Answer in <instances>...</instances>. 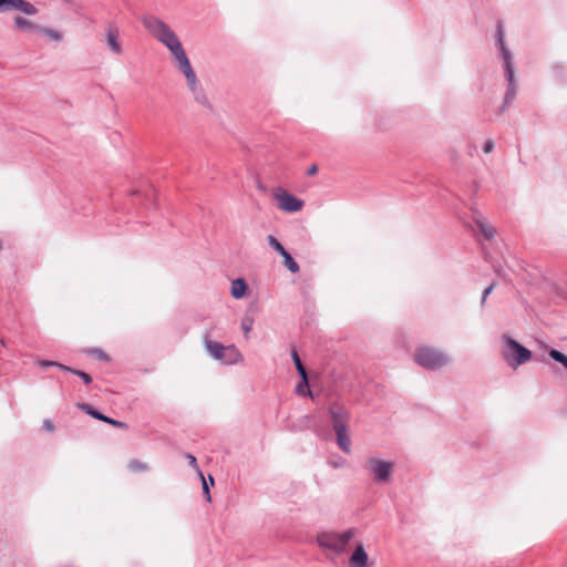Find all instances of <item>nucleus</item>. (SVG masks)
Returning a JSON list of instances; mask_svg holds the SVG:
<instances>
[{
    "mask_svg": "<svg viewBox=\"0 0 567 567\" xmlns=\"http://www.w3.org/2000/svg\"><path fill=\"white\" fill-rule=\"evenodd\" d=\"M271 196L276 200L277 207L285 213H297L305 206L302 199L293 196L281 187L275 188Z\"/></svg>",
    "mask_w": 567,
    "mask_h": 567,
    "instance_id": "obj_8",
    "label": "nucleus"
},
{
    "mask_svg": "<svg viewBox=\"0 0 567 567\" xmlns=\"http://www.w3.org/2000/svg\"><path fill=\"white\" fill-rule=\"evenodd\" d=\"M494 150V142L492 140H487L483 145L484 153L488 154Z\"/></svg>",
    "mask_w": 567,
    "mask_h": 567,
    "instance_id": "obj_30",
    "label": "nucleus"
},
{
    "mask_svg": "<svg viewBox=\"0 0 567 567\" xmlns=\"http://www.w3.org/2000/svg\"><path fill=\"white\" fill-rule=\"evenodd\" d=\"M352 537L353 532L351 529L342 533L321 532L317 535V543L327 551L328 556H339L346 551Z\"/></svg>",
    "mask_w": 567,
    "mask_h": 567,
    "instance_id": "obj_3",
    "label": "nucleus"
},
{
    "mask_svg": "<svg viewBox=\"0 0 567 567\" xmlns=\"http://www.w3.org/2000/svg\"><path fill=\"white\" fill-rule=\"evenodd\" d=\"M254 326V319L251 317H244L241 320V329L244 330L245 338L248 339L249 332L251 331Z\"/></svg>",
    "mask_w": 567,
    "mask_h": 567,
    "instance_id": "obj_23",
    "label": "nucleus"
},
{
    "mask_svg": "<svg viewBox=\"0 0 567 567\" xmlns=\"http://www.w3.org/2000/svg\"><path fill=\"white\" fill-rule=\"evenodd\" d=\"M43 429H45L49 432H53L55 426H54V424L52 423L51 420H44L43 421Z\"/></svg>",
    "mask_w": 567,
    "mask_h": 567,
    "instance_id": "obj_31",
    "label": "nucleus"
},
{
    "mask_svg": "<svg viewBox=\"0 0 567 567\" xmlns=\"http://www.w3.org/2000/svg\"><path fill=\"white\" fill-rule=\"evenodd\" d=\"M14 24L21 30L39 31L40 27L22 17H16Z\"/></svg>",
    "mask_w": 567,
    "mask_h": 567,
    "instance_id": "obj_17",
    "label": "nucleus"
},
{
    "mask_svg": "<svg viewBox=\"0 0 567 567\" xmlns=\"http://www.w3.org/2000/svg\"><path fill=\"white\" fill-rule=\"evenodd\" d=\"M105 40L110 51L115 55H121L123 52L120 41V30L113 23H107L104 28Z\"/></svg>",
    "mask_w": 567,
    "mask_h": 567,
    "instance_id": "obj_10",
    "label": "nucleus"
},
{
    "mask_svg": "<svg viewBox=\"0 0 567 567\" xmlns=\"http://www.w3.org/2000/svg\"><path fill=\"white\" fill-rule=\"evenodd\" d=\"M248 286L243 278H238L231 281L230 295L235 299H241L246 296Z\"/></svg>",
    "mask_w": 567,
    "mask_h": 567,
    "instance_id": "obj_13",
    "label": "nucleus"
},
{
    "mask_svg": "<svg viewBox=\"0 0 567 567\" xmlns=\"http://www.w3.org/2000/svg\"><path fill=\"white\" fill-rule=\"evenodd\" d=\"M415 362L425 369H440L450 362L444 353L430 348H421L414 353Z\"/></svg>",
    "mask_w": 567,
    "mask_h": 567,
    "instance_id": "obj_7",
    "label": "nucleus"
},
{
    "mask_svg": "<svg viewBox=\"0 0 567 567\" xmlns=\"http://www.w3.org/2000/svg\"><path fill=\"white\" fill-rule=\"evenodd\" d=\"M66 371L80 377L86 384H90L92 382V378L84 371L75 370L70 367H69V370H66Z\"/></svg>",
    "mask_w": 567,
    "mask_h": 567,
    "instance_id": "obj_25",
    "label": "nucleus"
},
{
    "mask_svg": "<svg viewBox=\"0 0 567 567\" xmlns=\"http://www.w3.org/2000/svg\"><path fill=\"white\" fill-rule=\"evenodd\" d=\"M142 23L151 35L169 51L175 68L186 80L188 90L195 97L203 95L198 78L176 32L167 23L154 16L144 17Z\"/></svg>",
    "mask_w": 567,
    "mask_h": 567,
    "instance_id": "obj_1",
    "label": "nucleus"
},
{
    "mask_svg": "<svg viewBox=\"0 0 567 567\" xmlns=\"http://www.w3.org/2000/svg\"><path fill=\"white\" fill-rule=\"evenodd\" d=\"M495 288V284H491L488 287H486L483 291V296H482V300H481V305H484L485 303V300L486 298L488 297L489 293H492V291L494 290Z\"/></svg>",
    "mask_w": 567,
    "mask_h": 567,
    "instance_id": "obj_28",
    "label": "nucleus"
},
{
    "mask_svg": "<svg viewBox=\"0 0 567 567\" xmlns=\"http://www.w3.org/2000/svg\"><path fill=\"white\" fill-rule=\"evenodd\" d=\"M476 225L485 239L489 240L495 235V229L485 220L477 219Z\"/></svg>",
    "mask_w": 567,
    "mask_h": 567,
    "instance_id": "obj_15",
    "label": "nucleus"
},
{
    "mask_svg": "<svg viewBox=\"0 0 567 567\" xmlns=\"http://www.w3.org/2000/svg\"><path fill=\"white\" fill-rule=\"evenodd\" d=\"M502 341L504 343L502 355L509 367L516 369L532 359V351L508 334H503Z\"/></svg>",
    "mask_w": 567,
    "mask_h": 567,
    "instance_id": "obj_4",
    "label": "nucleus"
},
{
    "mask_svg": "<svg viewBox=\"0 0 567 567\" xmlns=\"http://www.w3.org/2000/svg\"><path fill=\"white\" fill-rule=\"evenodd\" d=\"M38 364L40 367H44V368L45 367H56V368H59V369H61L63 371L69 370V367H66V365H64L62 363L55 362V361L40 360L38 362Z\"/></svg>",
    "mask_w": 567,
    "mask_h": 567,
    "instance_id": "obj_26",
    "label": "nucleus"
},
{
    "mask_svg": "<svg viewBox=\"0 0 567 567\" xmlns=\"http://www.w3.org/2000/svg\"><path fill=\"white\" fill-rule=\"evenodd\" d=\"M393 464L382 460H370V470L373 478L378 483L389 482L392 474Z\"/></svg>",
    "mask_w": 567,
    "mask_h": 567,
    "instance_id": "obj_9",
    "label": "nucleus"
},
{
    "mask_svg": "<svg viewBox=\"0 0 567 567\" xmlns=\"http://www.w3.org/2000/svg\"><path fill=\"white\" fill-rule=\"evenodd\" d=\"M99 358L106 359V355L101 350H94L93 351Z\"/></svg>",
    "mask_w": 567,
    "mask_h": 567,
    "instance_id": "obj_33",
    "label": "nucleus"
},
{
    "mask_svg": "<svg viewBox=\"0 0 567 567\" xmlns=\"http://www.w3.org/2000/svg\"><path fill=\"white\" fill-rule=\"evenodd\" d=\"M281 257L284 258V265L287 267L289 271L296 274L299 271V265L293 260L291 255L286 250Z\"/></svg>",
    "mask_w": 567,
    "mask_h": 567,
    "instance_id": "obj_18",
    "label": "nucleus"
},
{
    "mask_svg": "<svg viewBox=\"0 0 567 567\" xmlns=\"http://www.w3.org/2000/svg\"><path fill=\"white\" fill-rule=\"evenodd\" d=\"M349 566L350 567H354V551L349 557Z\"/></svg>",
    "mask_w": 567,
    "mask_h": 567,
    "instance_id": "obj_34",
    "label": "nucleus"
},
{
    "mask_svg": "<svg viewBox=\"0 0 567 567\" xmlns=\"http://www.w3.org/2000/svg\"><path fill=\"white\" fill-rule=\"evenodd\" d=\"M317 172H318V166H317L316 164H313V165H311V166L308 168L307 174H308L309 176H313V175H316V174H317Z\"/></svg>",
    "mask_w": 567,
    "mask_h": 567,
    "instance_id": "obj_32",
    "label": "nucleus"
},
{
    "mask_svg": "<svg viewBox=\"0 0 567 567\" xmlns=\"http://www.w3.org/2000/svg\"><path fill=\"white\" fill-rule=\"evenodd\" d=\"M79 408L86 412L87 414H90L91 416H93L94 419L109 423L115 427L127 429L126 423L105 416L100 412L95 411L94 409H92V406H90L89 404H79Z\"/></svg>",
    "mask_w": 567,
    "mask_h": 567,
    "instance_id": "obj_12",
    "label": "nucleus"
},
{
    "mask_svg": "<svg viewBox=\"0 0 567 567\" xmlns=\"http://www.w3.org/2000/svg\"><path fill=\"white\" fill-rule=\"evenodd\" d=\"M330 412L339 446L346 453H351V439L347 433V421L349 420V414L340 405H333Z\"/></svg>",
    "mask_w": 567,
    "mask_h": 567,
    "instance_id": "obj_5",
    "label": "nucleus"
},
{
    "mask_svg": "<svg viewBox=\"0 0 567 567\" xmlns=\"http://www.w3.org/2000/svg\"><path fill=\"white\" fill-rule=\"evenodd\" d=\"M291 357H292L293 363L296 365V369H297L299 375L300 377L307 375V371H306V369L298 355V352L296 350H292Z\"/></svg>",
    "mask_w": 567,
    "mask_h": 567,
    "instance_id": "obj_20",
    "label": "nucleus"
},
{
    "mask_svg": "<svg viewBox=\"0 0 567 567\" xmlns=\"http://www.w3.org/2000/svg\"><path fill=\"white\" fill-rule=\"evenodd\" d=\"M17 9L21 12L33 16L38 12L37 8L24 0H0V11Z\"/></svg>",
    "mask_w": 567,
    "mask_h": 567,
    "instance_id": "obj_11",
    "label": "nucleus"
},
{
    "mask_svg": "<svg viewBox=\"0 0 567 567\" xmlns=\"http://www.w3.org/2000/svg\"><path fill=\"white\" fill-rule=\"evenodd\" d=\"M496 45L499 49L501 56L503 59V64L506 73V78L508 80V87L505 93L504 99V107H506L509 103H512L516 95V84L514 78V66H513V56L511 51L505 44V30L503 22L498 21L496 27Z\"/></svg>",
    "mask_w": 567,
    "mask_h": 567,
    "instance_id": "obj_2",
    "label": "nucleus"
},
{
    "mask_svg": "<svg viewBox=\"0 0 567 567\" xmlns=\"http://www.w3.org/2000/svg\"><path fill=\"white\" fill-rule=\"evenodd\" d=\"M373 561H369L368 554L362 545L357 544V567H372Z\"/></svg>",
    "mask_w": 567,
    "mask_h": 567,
    "instance_id": "obj_14",
    "label": "nucleus"
},
{
    "mask_svg": "<svg viewBox=\"0 0 567 567\" xmlns=\"http://www.w3.org/2000/svg\"><path fill=\"white\" fill-rule=\"evenodd\" d=\"M198 475H199V477H200V480H202V482H203V491H204V494L206 495V499H207L208 502H210V494H209L208 484H207V482H206V480H205V477H204V475H203V473H202V472H199V474H198Z\"/></svg>",
    "mask_w": 567,
    "mask_h": 567,
    "instance_id": "obj_27",
    "label": "nucleus"
},
{
    "mask_svg": "<svg viewBox=\"0 0 567 567\" xmlns=\"http://www.w3.org/2000/svg\"><path fill=\"white\" fill-rule=\"evenodd\" d=\"M127 467L132 472H145L148 470L147 464L140 460H131L127 464Z\"/></svg>",
    "mask_w": 567,
    "mask_h": 567,
    "instance_id": "obj_19",
    "label": "nucleus"
},
{
    "mask_svg": "<svg viewBox=\"0 0 567 567\" xmlns=\"http://www.w3.org/2000/svg\"><path fill=\"white\" fill-rule=\"evenodd\" d=\"M186 458L188 460V464H189L193 468H195V470L197 471V473L199 474L200 470H199V467H198V465H197L196 457H195L194 455H192V454H187V455H186Z\"/></svg>",
    "mask_w": 567,
    "mask_h": 567,
    "instance_id": "obj_29",
    "label": "nucleus"
},
{
    "mask_svg": "<svg viewBox=\"0 0 567 567\" xmlns=\"http://www.w3.org/2000/svg\"><path fill=\"white\" fill-rule=\"evenodd\" d=\"M39 32L48 37L50 40L60 42L63 40V33L59 30H54L47 27H40Z\"/></svg>",
    "mask_w": 567,
    "mask_h": 567,
    "instance_id": "obj_16",
    "label": "nucleus"
},
{
    "mask_svg": "<svg viewBox=\"0 0 567 567\" xmlns=\"http://www.w3.org/2000/svg\"><path fill=\"white\" fill-rule=\"evenodd\" d=\"M301 379H302L301 382L296 388V392L298 394H300V395H306V394L310 395L311 392L308 389V378H307V375L301 377Z\"/></svg>",
    "mask_w": 567,
    "mask_h": 567,
    "instance_id": "obj_24",
    "label": "nucleus"
},
{
    "mask_svg": "<svg viewBox=\"0 0 567 567\" xmlns=\"http://www.w3.org/2000/svg\"><path fill=\"white\" fill-rule=\"evenodd\" d=\"M205 348L212 357L228 364L243 360V354L234 346L225 347L217 341L206 340Z\"/></svg>",
    "mask_w": 567,
    "mask_h": 567,
    "instance_id": "obj_6",
    "label": "nucleus"
},
{
    "mask_svg": "<svg viewBox=\"0 0 567 567\" xmlns=\"http://www.w3.org/2000/svg\"><path fill=\"white\" fill-rule=\"evenodd\" d=\"M209 481H210L212 484H214V480H213L212 476H209Z\"/></svg>",
    "mask_w": 567,
    "mask_h": 567,
    "instance_id": "obj_35",
    "label": "nucleus"
},
{
    "mask_svg": "<svg viewBox=\"0 0 567 567\" xmlns=\"http://www.w3.org/2000/svg\"><path fill=\"white\" fill-rule=\"evenodd\" d=\"M267 241L271 248H274L280 256L286 251L285 247L277 240L276 237L269 235Z\"/></svg>",
    "mask_w": 567,
    "mask_h": 567,
    "instance_id": "obj_22",
    "label": "nucleus"
},
{
    "mask_svg": "<svg viewBox=\"0 0 567 567\" xmlns=\"http://www.w3.org/2000/svg\"><path fill=\"white\" fill-rule=\"evenodd\" d=\"M549 357L553 360L561 363L567 369V357L563 352H560V351H558L556 349H551L549 351Z\"/></svg>",
    "mask_w": 567,
    "mask_h": 567,
    "instance_id": "obj_21",
    "label": "nucleus"
}]
</instances>
